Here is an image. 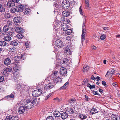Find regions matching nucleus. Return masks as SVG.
<instances>
[{
  "label": "nucleus",
  "instance_id": "obj_8",
  "mask_svg": "<svg viewBox=\"0 0 120 120\" xmlns=\"http://www.w3.org/2000/svg\"><path fill=\"white\" fill-rule=\"evenodd\" d=\"M111 118L113 120H120V117L115 114H112Z\"/></svg>",
  "mask_w": 120,
  "mask_h": 120
},
{
  "label": "nucleus",
  "instance_id": "obj_34",
  "mask_svg": "<svg viewBox=\"0 0 120 120\" xmlns=\"http://www.w3.org/2000/svg\"><path fill=\"white\" fill-rule=\"evenodd\" d=\"M91 113L93 114L95 113L98 112L97 109L95 108H92L90 111Z\"/></svg>",
  "mask_w": 120,
  "mask_h": 120
},
{
  "label": "nucleus",
  "instance_id": "obj_50",
  "mask_svg": "<svg viewBox=\"0 0 120 120\" xmlns=\"http://www.w3.org/2000/svg\"><path fill=\"white\" fill-rule=\"evenodd\" d=\"M72 36H68L66 38V39L68 41H71L72 38Z\"/></svg>",
  "mask_w": 120,
  "mask_h": 120
},
{
  "label": "nucleus",
  "instance_id": "obj_45",
  "mask_svg": "<svg viewBox=\"0 0 120 120\" xmlns=\"http://www.w3.org/2000/svg\"><path fill=\"white\" fill-rule=\"evenodd\" d=\"M65 31V33L67 35H70L72 32V30H64Z\"/></svg>",
  "mask_w": 120,
  "mask_h": 120
},
{
  "label": "nucleus",
  "instance_id": "obj_54",
  "mask_svg": "<svg viewBox=\"0 0 120 120\" xmlns=\"http://www.w3.org/2000/svg\"><path fill=\"white\" fill-rule=\"evenodd\" d=\"M105 35L103 34L100 36V38L101 39L103 40L105 38Z\"/></svg>",
  "mask_w": 120,
  "mask_h": 120
},
{
  "label": "nucleus",
  "instance_id": "obj_53",
  "mask_svg": "<svg viewBox=\"0 0 120 120\" xmlns=\"http://www.w3.org/2000/svg\"><path fill=\"white\" fill-rule=\"evenodd\" d=\"M88 82V80L87 79L85 80V81H83V82L82 83V84L85 85Z\"/></svg>",
  "mask_w": 120,
  "mask_h": 120
},
{
  "label": "nucleus",
  "instance_id": "obj_15",
  "mask_svg": "<svg viewBox=\"0 0 120 120\" xmlns=\"http://www.w3.org/2000/svg\"><path fill=\"white\" fill-rule=\"evenodd\" d=\"M62 4L64 5V4L65 6L67 7V6L66 5H67V7L66 8H68L70 5V3L69 1H68L67 0H64L62 3Z\"/></svg>",
  "mask_w": 120,
  "mask_h": 120
},
{
  "label": "nucleus",
  "instance_id": "obj_22",
  "mask_svg": "<svg viewBox=\"0 0 120 120\" xmlns=\"http://www.w3.org/2000/svg\"><path fill=\"white\" fill-rule=\"evenodd\" d=\"M62 15L63 16L67 17L69 15H70V13L68 11H64L62 12Z\"/></svg>",
  "mask_w": 120,
  "mask_h": 120
},
{
  "label": "nucleus",
  "instance_id": "obj_10",
  "mask_svg": "<svg viewBox=\"0 0 120 120\" xmlns=\"http://www.w3.org/2000/svg\"><path fill=\"white\" fill-rule=\"evenodd\" d=\"M25 108L23 106H20L19 108L18 112L20 114L23 113L25 110Z\"/></svg>",
  "mask_w": 120,
  "mask_h": 120
},
{
  "label": "nucleus",
  "instance_id": "obj_23",
  "mask_svg": "<svg viewBox=\"0 0 120 120\" xmlns=\"http://www.w3.org/2000/svg\"><path fill=\"white\" fill-rule=\"evenodd\" d=\"M115 72V70H114L112 69V70L110 71H108L105 75V76H106L107 75H110V76H112L113 74Z\"/></svg>",
  "mask_w": 120,
  "mask_h": 120
},
{
  "label": "nucleus",
  "instance_id": "obj_32",
  "mask_svg": "<svg viewBox=\"0 0 120 120\" xmlns=\"http://www.w3.org/2000/svg\"><path fill=\"white\" fill-rule=\"evenodd\" d=\"M79 117L81 120H83V119L86 118L87 117V116L86 115L82 114L79 116Z\"/></svg>",
  "mask_w": 120,
  "mask_h": 120
},
{
  "label": "nucleus",
  "instance_id": "obj_2",
  "mask_svg": "<svg viewBox=\"0 0 120 120\" xmlns=\"http://www.w3.org/2000/svg\"><path fill=\"white\" fill-rule=\"evenodd\" d=\"M42 92V91L41 90H36L32 92V94L34 97H38L41 94Z\"/></svg>",
  "mask_w": 120,
  "mask_h": 120
},
{
  "label": "nucleus",
  "instance_id": "obj_48",
  "mask_svg": "<svg viewBox=\"0 0 120 120\" xmlns=\"http://www.w3.org/2000/svg\"><path fill=\"white\" fill-rule=\"evenodd\" d=\"M46 120H53V118L52 116H49L46 118Z\"/></svg>",
  "mask_w": 120,
  "mask_h": 120
},
{
  "label": "nucleus",
  "instance_id": "obj_11",
  "mask_svg": "<svg viewBox=\"0 0 120 120\" xmlns=\"http://www.w3.org/2000/svg\"><path fill=\"white\" fill-rule=\"evenodd\" d=\"M21 19L19 17H16L13 19V21L15 23H19L21 22Z\"/></svg>",
  "mask_w": 120,
  "mask_h": 120
},
{
  "label": "nucleus",
  "instance_id": "obj_58",
  "mask_svg": "<svg viewBox=\"0 0 120 120\" xmlns=\"http://www.w3.org/2000/svg\"><path fill=\"white\" fill-rule=\"evenodd\" d=\"M23 29L20 27H16L15 30H22Z\"/></svg>",
  "mask_w": 120,
  "mask_h": 120
},
{
  "label": "nucleus",
  "instance_id": "obj_44",
  "mask_svg": "<svg viewBox=\"0 0 120 120\" xmlns=\"http://www.w3.org/2000/svg\"><path fill=\"white\" fill-rule=\"evenodd\" d=\"M76 101V100L75 98L74 99H71L70 100H69L68 102L70 103H74Z\"/></svg>",
  "mask_w": 120,
  "mask_h": 120
},
{
  "label": "nucleus",
  "instance_id": "obj_5",
  "mask_svg": "<svg viewBox=\"0 0 120 120\" xmlns=\"http://www.w3.org/2000/svg\"><path fill=\"white\" fill-rule=\"evenodd\" d=\"M33 104L30 102H27L24 105V107L26 109H29L32 108Z\"/></svg>",
  "mask_w": 120,
  "mask_h": 120
},
{
  "label": "nucleus",
  "instance_id": "obj_63",
  "mask_svg": "<svg viewBox=\"0 0 120 120\" xmlns=\"http://www.w3.org/2000/svg\"><path fill=\"white\" fill-rule=\"evenodd\" d=\"M100 77L98 76H97L96 78H95V79H97L96 80L97 81H99L100 80Z\"/></svg>",
  "mask_w": 120,
  "mask_h": 120
},
{
  "label": "nucleus",
  "instance_id": "obj_28",
  "mask_svg": "<svg viewBox=\"0 0 120 120\" xmlns=\"http://www.w3.org/2000/svg\"><path fill=\"white\" fill-rule=\"evenodd\" d=\"M54 115L55 117L60 116L61 115L60 112L58 111H55L54 112Z\"/></svg>",
  "mask_w": 120,
  "mask_h": 120
},
{
  "label": "nucleus",
  "instance_id": "obj_46",
  "mask_svg": "<svg viewBox=\"0 0 120 120\" xmlns=\"http://www.w3.org/2000/svg\"><path fill=\"white\" fill-rule=\"evenodd\" d=\"M6 68L8 72H10L12 70V68L10 67H8Z\"/></svg>",
  "mask_w": 120,
  "mask_h": 120
},
{
  "label": "nucleus",
  "instance_id": "obj_41",
  "mask_svg": "<svg viewBox=\"0 0 120 120\" xmlns=\"http://www.w3.org/2000/svg\"><path fill=\"white\" fill-rule=\"evenodd\" d=\"M9 29L10 27L9 26L6 25L3 27V30H8Z\"/></svg>",
  "mask_w": 120,
  "mask_h": 120
},
{
  "label": "nucleus",
  "instance_id": "obj_62",
  "mask_svg": "<svg viewBox=\"0 0 120 120\" xmlns=\"http://www.w3.org/2000/svg\"><path fill=\"white\" fill-rule=\"evenodd\" d=\"M102 84L104 86H105L106 85V82L104 81H102Z\"/></svg>",
  "mask_w": 120,
  "mask_h": 120
},
{
  "label": "nucleus",
  "instance_id": "obj_33",
  "mask_svg": "<svg viewBox=\"0 0 120 120\" xmlns=\"http://www.w3.org/2000/svg\"><path fill=\"white\" fill-rule=\"evenodd\" d=\"M20 57H19L18 56H16L14 58V60L17 63H19L20 60Z\"/></svg>",
  "mask_w": 120,
  "mask_h": 120
},
{
  "label": "nucleus",
  "instance_id": "obj_61",
  "mask_svg": "<svg viewBox=\"0 0 120 120\" xmlns=\"http://www.w3.org/2000/svg\"><path fill=\"white\" fill-rule=\"evenodd\" d=\"M65 89V88L64 87V86H63L62 87H60V90H62L63 89Z\"/></svg>",
  "mask_w": 120,
  "mask_h": 120
},
{
  "label": "nucleus",
  "instance_id": "obj_12",
  "mask_svg": "<svg viewBox=\"0 0 120 120\" xmlns=\"http://www.w3.org/2000/svg\"><path fill=\"white\" fill-rule=\"evenodd\" d=\"M19 41L16 40H14L12 41H11L9 42L10 45L12 46H17L18 44Z\"/></svg>",
  "mask_w": 120,
  "mask_h": 120
},
{
  "label": "nucleus",
  "instance_id": "obj_29",
  "mask_svg": "<svg viewBox=\"0 0 120 120\" xmlns=\"http://www.w3.org/2000/svg\"><path fill=\"white\" fill-rule=\"evenodd\" d=\"M27 55L26 54L24 53L22 54L20 56V58H21L22 60H24L27 57Z\"/></svg>",
  "mask_w": 120,
  "mask_h": 120
},
{
  "label": "nucleus",
  "instance_id": "obj_64",
  "mask_svg": "<svg viewBox=\"0 0 120 120\" xmlns=\"http://www.w3.org/2000/svg\"><path fill=\"white\" fill-rule=\"evenodd\" d=\"M103 29L104 30H109L110 29V28L108 27H104L103 28Z\"/></svg>",
  "mask_w": 120,
  "mask_h": 120
},
{
  "label": "nucleus",
  "instance_id": "obj_51",
  "mask_svg": "<svg viewBox=\"0 0 120 120\" xmlns=\"http://www.w3.org/2000/svg\"><path fill=\"white\" fill-rule=\"evenodd\" d=\"M4 77L3 76H0V83L2 82L4 80Z\"/></svg>",
  "mask_w": 120,
  "mask_h": 120
},
{
  "label": "nucleus",
  "instance_id": "obj_16",
  "mask_svg": "<svg viewBox=\"0 0 120 120\" xmlns=\"http://www.w3.org/2000/svg\"><path fill=\"white\" fill-rule=\"evenodd\" d=\"M64 52L68 55H71V50L68 47L65 48L64 49Z\"/></svg>",
  "mask_w": 120,
  "mask_h": 120
},
{
  "label": "nucleus",
  "instance_id": "obj_55",
  "mask_svg": "<svg viewBox=\"0 0 120 120\" xmlns=\"http://www.w3.org/2000/svg\"><path fill=\"white\" fill-rule=\"evenodd\" d=\"M85 21H84L83 22L82 27V30H84V29H85Z\"/></svg>",
  "mask_w": 120,
  "mask_h": 120
},
{
  "label": "nucleus",
  "instance_id": "obj_35",
  "mask_svg": "<svg viewBox=\"0 0 120 120\" xmlns=\"http://www.w3.org/2000/svg\"><path fill=\"white\" fill-rule=\"evenodd\" d=\"M5 11V8L2 6V4L0 3V12H4Z\"/></svg>",
  "mask_w": 120,
  "mask_h": 120
},
{
  "label": "nucleus",
  "instance_id": "obj_1",
  "mask_svg": "<svg viewBox=\"0 0 120 120\" xmlns=\"http://www.w3.org/2000/svg\"><path fill=\"white\" fill-rule=\"evenodd\" d=\"M55 84L54 82H52L49 83L45 84L44 88L46 91L50 90L51 89L55 87Z\"/></svg>",
  "mask_w": 120,
  "mask_h": 120
},
{
  "label": "nucleus",
  "instance_id": "obj_3",
  "mask_svg": "<svg viewBox=\"0 0 120 120\" xmlns=\"http://www.w3.org/2000/svg\"><path fill=\"white\" fill-rule=\"evenodd\" d=\"M55 44L56 46L59 48L63 47L64 45L63 42L59 39L56 40L55 41Z\"/></svg>",
  "mask_w": 120,
  "mask_h": 120
},
{
  "label": "nucleus",
  "instance_id": "obj_19",
  "mask_svg": "<svg viewBox=\"0 0 120 120\" xmlns=\"http://www.w3.org/2000/svg\"><path fill=\"white\" fill-rule=\"evenodd\" d=\"M59 74L58 71H55L54 73L52 74L51 77H52L54 78H56V77H59L58 76Z\"/></svg>",
  "mask_w": 120,
  "mask_h": 120
},
{
  "label": "nucleus",
  "instance_id": "obj_47",
  "mask_svg": "<svg viewBox=\"0 0 120 120\" xmlns=\"http://www.w3.org/2000/svg\"><path fill=\"white\" fill-rule=\"evenodd\" d=\"M10 14L9 13H8L4 15V17L7 18H8L10 17Z\"/></svg>",
  "mask_w": 120,
  "mask_h": 120
},
{
  "label": "nucleus",
  "instance_id": "obj_39",
  "mask_svg": "<svg viewBox=\"0 0 120 120\" xmlns=\"http://www.w3.org/2000/svg\"><path fill=\"white\" fill-rule=\"evenodd\" d=\"M13 74L14 75V77L15 78L18 77L20 75L19 73L17 71L13 73Z\"/></svg>",
  "mask_w": 120,
  "mask_h": 120
},
{
  "label": "nucleus",
  "instance_id": "obj_49",
  "mask_svg": "<svg viewBox=\"0 0 120 120\" xmlns=\"http://www.w3.org/2000/svg\"><path fill=\"white\" fill-rule=\"evenodd\" d=\"M19 68L18 66L16 65H15L13 66V69L14 70H18Z\"/></svg>",
  "mask_w": 120,
  "mask_h": 120
},
{
  "label": "nucleus",
  "instance_id": "obj_27",
  "mask_svg": "<svg viewBox=\"0 0 120 120\" xmlns=\"http://www.w3.org/2000/svg\"><path fill=\"white\" fill-rule=\"evenodd\" d=\"M87 32V31H86V30H82L81 38L82 39V40H85V35L86 34V32Z\"/></svg>",
  "mask_w": 120,
  "mask_h": 120
},
{
  "label": "nucleus",
  "instance_id": "obj_13",
  "mask_svg": "<svg viewBox=\"0 0 120 120\" xmlns=\"http://www.w3.org/2000/svg\"><path fill=\"white\" fill-rule=\"evenodd\" d=\"M66 59L68 60L67 59H64L62 60H61L60 63L61 65H62L63 66H67V65L68 62V61Z\"/></svg>",
  "mask_w": 120,
  "mask_h": 120
},
{
  "label": "nucleus",
  "instance_id": "obj_36",
  "mask_svg": "<svg viewBox=\"0 0 120 120\" xmlns=\"http://www.w3.org/2000/svg\"><path fill=\"white\" fill-rule=\"evenodd\" d=\"M14 95L12 93L10 95L7 96L5 97V98H14Z\"/></svg>",
  "mask_w": 120,
  "mask_h": 120
},
{
  "label": "nucleus",
  "instance_id": "obj_21",
  "mask_svg": "<svg viewBox=\"0 0 120 120\" xmlns=\"http://www.w3.org/2000/svg\"><path fill=\"white\" fill-rule=\"evenodd\" d=\"M7 5L8 7H11L14 6L15 5V4L12 0L8 2L7 3Z\"/></svg>",
  "mask_w": 120,
  "mask_h": 120
},
{
  "label": "nucleus",
  "instance_id": "obj_9",
  "mask_svg": "<svg viewBox=\"0 0 120 120\" xmlns=\"http://www.w3.org/2000/svg\"><path fill=\"white\" fill-rule=\"evenodd\" d=\"M6 119H7L8 120H18L19 118L17 116H7Z\"/></svg>",
  "mask_w": 120,
  "mask_h": 120
},
{
  "label": "nucleus",
  "instance_id": "obj_31",
  "mask_svg": "<svg viewBox=\"0 0 120 120\" xmlns=\"http://www.w3.org/2000/svg\"><path fill=\"white\" fill-rule=\"evenodd\" d=\"M3 39L4 41H8L11 40V38L10 36H7L5 37H4L3 38Z\"/></svg>",
  "mask_w": 120,
  "mask_h": 120
},
{
  "label": "nucleus",
  "instance_id": "obj_18",
  "mask_svg": "<svg viewBox=\"0 0 120 120\" xmlns=\"http://www.w3.org/2000/svg\"><path fill=\"white\" fill-rule=\"evenodd\" d=\"M34 97H31L29 99V101L31 102L32 104H33V103L36 102L37 100V98Z\"/></svg>",
  "mask_w": 120,
  "mask_h": 120
},
{
  "label": "nucleus",
  "instance_id": "obj_60",
  "mask_svg": "<svg viewBox=\"0 0 120 120\" xmlns=\"http://www.w3.org/2000/svg\"><path fill=\"white\" fill-rule=\"evenodd\" d=\"M85 100L86 101H88L89 99L88 98V97L87 95H85Z\"/></svg>",
  "mask_w": 120,
  "mask_h": 120
},
{
  "label": "nucleus",
  "instance_id": "obj_59",
  "mask_svg": "<svg viewBox=\"0 0 120 120\" xmlns=\"http://www.w3.org/2000/svg\"><path fill=\"white\" fill-rule=\"evenodd\" d=\"M87 87L90 88V89H91V85L89 83H87Z\"/></svg>",
  "mask_w": 120,
  "mask_h": 120
},
{
  "label": "nucleus",
  "instance_id": "obj_57",
  "mask_svg": "<svg viewBox=\"0 0 120 120\" xmlns=\"http://www.w3.org/2000/svg\"><path fill=\"white\" fill-rule=\"evenodd\" d=\"M86 5L87 7H89V1L88 0H85Z\"/></svg>",
  "mask_w": 120,
  "mask_h": 120
},
{
  "label": "nucleus",
  "instance_id": "obj_20",
  "mask_svg": "<svg viewBox=\"0 0 120 120\" xmlns=\"http://www.w3.org/2000/svg\"><path fill=\"white\" fill-rule=\"evenodd\" d=\"M11 61L10 59L8 58H6L4 61V64L6 65H8L10 64Z\"/></svg>",
  "mask_w": 120,
  "mask_h": 120
},
{
  "label": "nucleus",
  "instance_id": "obj_56",
  "mask_svg": "<svg viewBox=\"0 0 120 120\" xmlns=\"http://www.w3.org/2000/svg\"><path fill=\"white\" fill-rule=\"evenodd\" d=\"M21 88V85L20 84H18L17 85V87L16 88V89L17 90H18Z\"/></svg>",
  "mask_w": 120,
  "mask_h": 120
},
{
  "label": "nucleus",
  "instance_id": "obj_6",
  "mask_svg": "<svg viewBox=\"0 0 120 120\" xmlns=\"http://www.w3.org/2000/svg\"><path fill=\"white\" fill-rule=\"evenodd\" d=\"M15 31L19 33L16 35L17 37L20 39H22L24 37V36L22 33H23L24 32V30H20V31H18V30H15Z\"/></svg>",
  "mask_w": 120,
  "mask_h": 120
},
{
  "label": "nucleus",
  "instance_id": "obj_42",
  "mask_svg": "<svg viewBox=\"0 0 120 120\" xmlns=\"http://www.w3.org/2000/svg\"><path fill=\"white\" fill-rule=\"evenodd\" d=\"M11 31L8 32V34L9 36H11L12 37L13 35L14 32L13 30H11Z\"/></svg>",
  "mask_w": 120,
  "mask_h": 120
},
{
  "label": "nucleus",
  "instance_id": "obj_38",
  "mask_svg": "<svg viewBox=\"0 0 120 120\" xmlns=\"http://www.w3.org/2000/svg\"><path fill=\"white\" fill-rule=\"evenodd\" d=\"M82 6H81L79 9V11L80 13V14L82 15V16L83 14V11L82 10Z\"/></svg>",
  "mask_w": 120,
  "mask_h": 120
},
{
  "label": "nucleus",
  "instance_id": "obj_37",
  "mask_svg": "<svg viewBox=\"0 0 120 120\" xmlns=\"http://www.w3.org/2000/svg\"><path fill=\"white\" fill-rule=\"evenodd\" d=\"M6 45V43L4 41H0V45L1 46H5Z\"/></svg>",
  "mask_w": 120,
  "mask_h": 120
},
{
  "label": "nucleus",
  "instance_id": "obj_26",
  "mask_svg": "<svg viewBox=\"0 0 120 120\" xmlns=\"http://www.w3.org/2000/svg\"><path fill=\"white\" fill-rule=\"evenodd\" d=\"M54 80L56 82V83L58 82H62V80L59 77H56V78H54Z\"/></svg>",
  "mask_w": 120,
  "mask_h": 120
},
{
  "label": "nucleus",
  "instance_id": "obj_52",
  "mask_svg": "<svg viewBox=\"0 0 120 120\" xmlns=\"http://www.w3.org/2000/svg\"><path fill=\"white\" fill-rule=\"evenodd\" d=\"M92 93L94 95H98L99 96L100 95V94L98 93V91H92Z\"/></svg>",
  "mask_w": 120,
  "mask_h": 120
},
{
  "label": "nucleus",
  "instance_id": "obj_43",
  "mask_svg": "<svg viewBox=\"0 0 120 120\" xmlns=\"http://www.w3.org/2000/svg\"><path fill=\"white\" fill-rule=\"evenodd\" d=\"M51 95L52 94L51 93L48 94L45 97V100H47L50 97Z\"/></svg>",
  "mask_w": 120,
  "mask_h": 120
},
{
  "label": "nucleus",
  "instance_id": "obj_24",
  "mask_svg": "<svg viewBox=\"0 0 120 120\" xmlns=\"http://www.w3.org/2000/svg\"><path fill=\"white\" fill-rule=\"evenodd\" d=\"M8 72L6 68H5L3 69V71L2 72V73L4 76H6L8 75Z\"/></svg>",
  "mask_w": 120,
  "mask_h": 120
},
{
  "label": "nucleus",
  "instance_id": "obj_17",
  "mask_svg": "<svg viewBox=\"0 0 120 120\" xmlns=\"http://www.w3.org/2000/svg\"><path fill=\"white\" fill-rule=\"evenodd\" d=\"M66 112L68 114H73L74 113V111L72 108H68L66 110Z\"/></svg>",
  "mask_w": 120,
  "mask_h": 120
},
{
  "label": "nucleus",
  "instance_id": "obj_7",
  "mask_svg": "<svg viewBox=\"0 0 120 120\" xmlns=\"http://www.w3.org/2000/svg\"><path fill=\"white\" fill-rule=\"evenodd\" d=\"M24 5L21 4L16 7L17 12H21L23 9Z\"/></svg>",
  "mask_w": 120,
  "mask_h": 120
},
{
  "label": "nucleus",
  "instance_id": "obj_14",
  "mask_svg": "<svg viewBox=\"0 0 120 120\" xmlns=\"http://www.w3.org/2000/svg\"><path fill=\"white\" fill-rule=\"evenodd\" d=\"M61 114V117L62 119L64 120L67 118L68 116V114L67 112H64Z\"/></svg>",
  "mask_w": 120,
  "mask_h": 120
},
{
  "label": "nucleus",
  "instance_id": "obj_25",
  "mask_svg": "<svg viewBox=\"0 0 120 120\" xmlns=\"http://www.w3.org/2000/svg\"><path fill=\"white\" fill-rule=\"evenodd\" d=\"M31 11L30 10L29 8L25 9L23 13L26 15H28L31 12Z\"/></svg>",
  "mask_w": 120,
  "mask_h": 120
},
{
  "label": "nucleus",
  "instance_id": "obj_4",
  "mask_svg": "<svg viewBox=\"0 0 120 120\" xmlns=\"http://www.w3.org/2000/svg\"><path fill=\"white\" fill-rule=\"evenodd\" d=\"M67 72V70L65 68L63 67L60 68L59 72L62 76H64L66 75Z\"/></svg>",
  "mask_w": 120,
  "mask_h": 120
},
{
  "label": "nucleus",
  "instance_id": "obj_30",
  "mask_svg": "<svg viewBox=\"0 0 120 120\" xmlns=\"http://www.w3.org/2000/svg\"><path fill=\"white\" fill-rule=\"evenodd\" d=\"M89 68V67L86 65L85 66V67L83 68L82 71H83V72H85L88 71Z\"/></svg>",
  "mask_w": 120,
  "mask_h": 120
},
{
  "label": "nucleus",
  "instance_id": "obj_40",
  "mask_svg": "<svg viewBox=\"0 0 120 120\" xmlns=\"http://www.w3.org/2000/svg\"><path fill=\"white\" fill-rule=\"evenodd\" d=\"M10 11L12 13H15V12H17L16 8H12L10 10Z\"/></svg>",
  "mask_w": 120,
  "mask_h": 120
}]
</instances>
